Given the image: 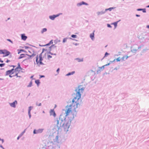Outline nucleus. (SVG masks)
I'll use <instances>...</instances> for the list:
<instances>
[{
	"label": "nucleus",
	"mask_w": 149,
	"mask_h": 149,
	"mask_svg": "<svg viewBox=\"0 0 149 149\" xmlns=\"http://www.w3.org/2000/svg\"><path fill=\"white\" fill-rule=\"evenodd\" d=\"M49 57H51V56L50 55H49Z\"/></svg>",
	"instance_id": "52"
},
{
	"label": "nucleus",
	"mask_w": 149,
	"mask_h": 149,
	"mask_svg": "<svg viewBox=\"0 0 149 149\" xmlns=\"http://www.w3.org/2000/svg\"><path fill=\"white\" fill-rule=\"evenodd\" d=\"M25 132V131H24L23 132H22L21 133V134L20 135H21V136H22L23 135V134H24V133Z\"/></svg>",
	"instance_id": "37"
},
{
	"label": "nucleus",
	"mask_w": 149,
	"mask_h": 149,
	"mask_svg": "<svg viewBox=\"0 0 149 149\" xmlns=\"http://www.w3.org/2000/svg\"><path fill=\"white\" fill-rule=\"evenodd\" d=\"M118 22H116L113 23L111 24H113L115 26V28H116L117 26Z\"/></svg>",
	"instance_id": "15"
},
{
	"label": "nucleus",
	"mask_w": 149,
	"mask_h": 149,
	"mask_svg": "<svg viewBox=\"0 0 149 149\" xmlns=\"http://www.w3.org/2000/svg\"><path fill=\"white\" fill-rule=\"evenodd\" d=\"M43 52H42L40 53L39 56H37L36 57V62L37 65H43V63H42V61L43 60V58L44 56H43Z\"/></svg>",
	"instance_id": "3"
},
{
	"label": "nucleus",
	"mask_w": 149,
	"mask_h": 149,
	"mask_svg": "<svg viewBox=\"0 0 149 149\" xmlns=\"http://www.w3.org/2000/svg\"><path fill=\"white\" fill-rule=\"evenodd\" d=\"M0 140H1V141L2 143H3V142H4V140H3V139H1L0 138Z\"/></svg>",
	"instance_id": "43"
},
{
	"label": "nucleus",
	"mask_w": 149,
	"mask_h": 149,
	"mask_svg": "<svg viewBox=\"0 0 149 149\" xmlns=\"http://www.w3.org/2000/svg\"><path fill=\"white\" fill-rule=\"evenodd\" d=\"M105 66V65H104L102 66V67L100 68V70H101V69L102 70H103Z\"/></svg>",
	"instance_id": "25"
},
{
	"label": "nucleus",
	"mask_w": 149,
	"mask_h": 149,
	"mask_svg": "<svg viewBox=\"0 0 149 149\" xmlns=\"http://www.w3.org/2000/svg\"><path fill=\"white\" fill-rule=\"evenodd\" d=\"M25 49H27L28 48V47H27L25 46Z\"/></svg>",
	"instance_id": "50"
},
{
	"label": "nucleus",
	"mask_w": 149,
	"mask_h": 149,
	"mask_svg": "<svg viewBox=\"0 0 149 149\" xmlns=\"http://www.w3.org/2000/svg\"><path fill=\"white\" fill-rule=\"evenodd\" d=\"M53 43V41H52V40H51V41L50 42H49V43H48V44H46V45H47H47H49L50 44H52Z\"/></svg>",
	"instance_id": "24"
},
{
	"label": "nucleus",
	"mask_w": 149,
	"mask_h": 149,
	"mask_svg": "<svg viewBox=\"0 0 149 149\" xmlns=\"http://www.w3.org/2000/svg\"><path fill=\"white\" fill-rule=\"evenodd\" d=\"M116 60V61H117V62H118V61H121V58H120V57H118L116 59H115L114 60V61H115V60Z\"/></svg>",
	"instance_id": "18"
},
{
	"label": "nucleus",
	"mask_w": 149,
	"mask_h": 149,
	"mask_svg": "<svg viewBox=\"0 0 149 149\" xmlns=\"http://www.w3.org/2000/svg\"><path fill=\"white\" fill-rule=\"evenodd\" d=\"M139 49V47H138V49H134L132 48H131V52L134 53H136Z\"/></svg>",
	"instance_id": "11"
},
{
	"label": "nucleus",
	"mask_w": 149,
	"mask_h": 149,
	"mask_svg": "<svg viewBox=\"0 0 149 149\" xmlns=\"http://www.w3.org/2000/svg\"><path fill=\"white\" fill-rule=\"evenodd\" d=\"M45 77V76L44 75H40V78H41L42 77Z\"/></svg>",
	"instance_id": "39"
},
{
	"label": "nucleus",
	"mask_w": 149,
	"mask_h": 149,
	"mask_svg": "<svg viewBox=\"0 0 149 149\" xmlns=\"http://www.w3.org/2000/svg\"><path fill=\"white\" fill-rule=\"evenodd\" d=\"M47 31V29L46 28L43 29L41 31L42 33H43L44 32H46Z\"/></svg>",
	"instance_id": "20"
},
{
	"label": "nucleus",
	"mask_w": 149,
	"mask_h": 149,
	"mask_svg": "<svg viewBox=\"0 0 149 149\" xmlns=\"http://www.w3.org/2000/svg\"><path fill=\"white\" fill-rule=\"evenodd\" d=\"M10 61L9 60H7L6 61V62L7 63H8Z\"/></svg>",
	"instance_id": "47"
},
{
	"label": "nucleus",
	"mask_w": 149,
	"mask_h": 149,
	"mask_svg": "<svg viewBox=\"0 0 149 149\" xmlns=\"http://www.w3.org/2000/svg\"><path fill=\"white\" fill-rule=\"evenodd\" d=\"M59 70H60V69H59V68H58L57 70H56V72H57L58 74L59 72Z\"/></svg>",
	"instance_id": "38"
},
{
	"label": "nucleus",
	"mask_w": 149,
	"mask_h": 149,
	"mask_svg": "<svg viewBox=\"0 0 149 149\" xmlns=\"http://www.w3.org/2000/svg\"><path fill=\"white\" fill-rule=\"evenodd\" d=\"M147 27L149 29V25H147Z\"/></svg>",
	"instance_id": "48"
},
{
	"label": "nucleus",
	"mask_w": 149,
	"mask_h": 149,
	"mask_svg": "<svg viewBox=\"0 0 149 149\" xmlns=\"http://www.w3.org/2000/svg\"><path fill=\"white\" fill-rule=\"evenodd\" d=\"M0 62L2 63L3 62V61L1 60V59L0 58Z\"/></svg>",
	"instance_id": "46"
},
{
	"label": "nucleus",
	"mask_w": 149,
	"mask_h": 149,
	"mask_svg": "<svg viewBox=\"0 0 149 149\" xmlns=\"http://www.w3.org/2000/svg\"><path fill=\"white\" fill-rule=\"evenodd\" d=\"M5 65L4 63L0 64V66L1 67H3Z\"/></svg>",
	"instance_id": "32"
},
{
	"label": "nucleus",
	"mask_w": 149,
	"mask_h": 149,
	"mask_svg": "<svg viewBox=\"0 0 149 149\" xmlns=\"http://www.w3.org/2000/svg\"><path fill=\"white\" fill-rule=\"evenodd\" d=\"M7 40H8V41H9L11 43L13 44V42L12 41L10 40L9 39H7Z\"/></svg>",
	"instance_id": "30"
},
{
	"label": "nucleus",
	"mask_w": 149,
	"mask_h": 149,
	"mask_svg": "<svg viewBox=\"0 0 149 149\" xmlns=\"http://www.w3.org/2000/svg\"><path fill=\"white\" fill-rule=\"evenodd\" d=\"M28 114L29 115V117L30 118L31 116V112H30L29 111H28Z\"/></svg>",
	"instance_id": "34"
},
{
	"label": "nucleus",
	"mask_w": 149,
	"mask_h": 149,
	"mask_svg": "<svg viewBox=\"0 0 149 149\" xmlns=\"http://www.w3.org/2000/svg\"><path fill=\"white\" fill-rule=\"evenodd\" d=\"M21 135H19V136L18 137H17V140H18V139H19V138L20 137H21Z\"/></svg>",
	"instance_id": "42"
},
{
	"label": "nucleus",
	"mask_w": 149,
	"mask_h": 149,
	"mask_svg": "<svg viewBox=\"0 0 149 149\" xmlns=\"http://www.w3.org/2000/svg\"><path fill=\"white\" fill-rule=\"evenodd\" d=\"M50 115L51 116H53L54 117H55L56 116V114L54 110L51 109L50 112Z\"/></svg>",
	"instance_id": "7"
},
{
	"label": "nucleus",
	"mask_w": 149,
	"mask_h": 149,
	"mask_svg": "<svg viewBox=\"0 0 149 149\" xmlns=\"http://www.w3.org/2000/svg\"><path fill=\"white\" fill-rule=\"evenodd\" d=\"M35 82L36 84H37V85L38 86L39 84H40V80H37L35 81Z\"/></svg>",
	"instance_id": "17"
},
{
	"label": "nucleus",
	"mask_w": 149,
	"mask_h": 149,
	"mask_svg": "<svg viewBox=\"0 0 149 149\" xmlns=\"http://www.w3.org/2000/svg\"><path fill=\"white\" fill-rule=\"evenodd\" d=\"M130 56L125 55L121 58V61H125Z\"/></svg>",
	"instance_id": "6"
},
{
	"label": "nucleus",
	"mask_w": 149,
	"mask_h": 149,
	"mask_svg": "<svg viewBox=\"0 0 149 149\" xmlns=\"http://www.w3.org/2000/svg\"><path fill=\"white\" fill-rule=\"evenodd\" d=\"M109 64H110V63H108V64H106V65H105V66H107V65H109Z\"/></svg>",
	"instance_id": "44"
},
{
	"label": "nucleus",
	"mask_w": 149,
	"mask_h": 149,
	"mask_svg": "<svg viewBox=\"0 0 149 149\" xmlns=\"http://www.w3.org/2000/svg\"><path fill=\"white\" fill-rule=\"evenodd\" d=\"M107 26L109 27H111V26L109 24H107Z\"/></svg>",
	"instance_id": "41"
},
{
	"label": "nucleus",
	"mask_w": 149,
	"mask_h": 149,
	"mask_svg": "<svg viewBox=\"0 0 149 149\" xmlns=\"http://www.w3.org/2000/svg\"><path fill=\"white\" fill-rule=\"evenodd\" d=\"M113 9V7H111V8H109L108 9H107L105 10L106 11H107V10H109V11H111L112 10V9Z\"/></svg>",
	"instance_id": "21"
},
{
	"label": "nucleus",
	"mask_w": 149,
	"mask_h": 149,
	"mask_svg": "<svg viewBox=\"0 0 149 149\" xmlns=\"http://www.w3.org/2000/svg\"><path fill=\"white\" fill-rule=\"evenodd\" d=\"M136 16L137 17H139L140 16V15H136Z\"/></svg>",
	"instance_id": "45"
},
{
	"label": "nucleus",
	"mask_w": 149,
	"mask_h": 149,
	"mask_svg": "<svg viewBox=\"0 0 149 149\" xmlns=\"http://www.w3.org/2000/svg\"><path fill=\"white\" fill-rule=\"evenodd\" d=\"M77 37V36L75 35H71V37L72 38H75Z\"/></svg>",
	"instance_id": "27"
},
{
	"label": "nucleus",
	"mask_w": 149,
	"mask_h": 149,
	"mask_svg": "<svg viewBox=\"0 0 149 149\" xmlns=\"http://www.w3.org/2000/svg\"><path fill=\"white\" fill-rule=\"evenodd\" d=\"M32 81H31L29 84L28 85V87H31V86L32 85Z\"/></svg>",
	"instance_id": "22"
},
{
	"label": "nucleus",
	"mask_w": 149,
	"mask_h": 149,
	"mask_svg": "<svg viewBox=\"0 0 149 149\" xmlns=\"http://www.w3.org/2000/svg\"><path fill=\"white\" fill-rule=\"evenodd\" d=\"M95 31H94L93 33H91L90 34V37L92 39V40H93L94 39V33Z\"/></svg>",
	"instance_id": "10"
},
{
	"label": "nucleus",
	"mask_w": 149,
	"mask_h": 149,
	"mask_svg": "<svg viewBox=\"0 0 149 149\" xmlns=\"http://www.w3.org/2000/svg\"><path fill=\"white\" fill-rule=\"evenodd\" d=\"M0 54H3V56L5 57L10 55V53L6 49L0 50Z\"/></svg>",
	"instance_id": "5"
},
{
	"label": "nucleus",
	"mask_w": 149,
	"mask_h": 149,
	"mask_svg": "<svg viewBox=\"0 0 149 149\" xmlns=\"http://www.w3.org/2000/svg\"><path fill=\"white\" fill-rule=\"evenodd\" d=\"M11 66L13 67V68L6 71V75H9L10 77L15 76H16L17 77H20L21 76L20 74L22 72V69L20 67L19 63H18V66L16 67L15 65H12Z\"/></svg>",
	"instance_id": "2"
},
{
	"label": "nucleus",
	"mask_w": 149,
	"mask_h": 149,
	"mask_svg": "<svg viewBox=\"0 0 149 149\" xmlns=\"http://www.w3.org/2000/svg\"><path fill=\"white\" fill-rule=\"evenodd\" d=\"M109 55V54L107 53V52H106L105 54V56H104V57L107 56V55Z\"/></svg>",
	"instance_id": "31"
},
{
	"label": "nucleus",
	"mask_w": 149,
	"mask_h": 149,
	"mask_svg": "<svg viewBox=\"0 0 149 149\" xmlns=\"http://www.w3.org/2000/svg\"><path fill=\"white\" fill-rule=\"evenodd\" d=\"M25 57V55L24 54H21L20 55V56L18 58L21 59L23 58H24Z\"/></svg>",
	"instance_id": "16"
},
{
	"label": "nucleus",
	"mask_w": 149,
	"mask_h": 149,
	"mask_svg": "<svg viewBox=\"0 0 149 149\" xmlns=\"http://www.w3.org/2000/svg\"><path fill=\"white\" fill-rule=\"evenodd\" d=\"M67 40V38H65L63 39V43L65 42H66Z\"/></svg>",
	"instance_id": "26"
},
{
	"label": "nucleus",
	"mask_w": 149,
	"mask_h": 149,
	"mask_svg": "<svg viewBox=\"0 0 149 149\" xmlns=\"http://www.w3.org/2000/svg\"><path fill=\"white\" fill-rule=\"evenodd\" d=\"M12 55H11V54H10V57H12Z\"/></svg>",
	"instance_id": "51"
},
{
	"label": "nucleus",
	"mask_w": 149,
	"mask_h": 149,
	"mask_svg": "<svg viewBox=\"0 0 149 149\" xmlns=\"http://www.w3.org/2000/svg\"><path fill=\"white\" fill-rule=\"evenodd\" d=\"M75 73V71H73L71 72H70L68 73L67 74V76H69L71 74H74Z\"/></svg>",
	"instance_id": "19"
},
{
	"label": "nucleus",
	"mask_w": 149,
	"mask_h": 149,
	"mask_svg": "<svg viewBox=\"0 0 149 149\" xmlns=\"http://www.w3.org/2000/svg\"><path fill=\"white\" fill-rule=\"evenodd\" d=\"M76 60H77L78 62L82 61H83V59H80L78 58H77Z\"/></svg>",
	"instance_id": "23"
},
{
	"label": "nucleus",
	"mask_w": 149,
	"mask_h": 149,
	"mask_svg": "<svg viewBox=\"0 0 149 149\" xmlns=\"http://www.w3.org/2000/svg\"><path fill=\"white\" fill-rule=\"evenodd\" d=\"M10 19V18H8V20L9 19Z\"/></svg>",
	"instance_id": "54"
},
{
	"label": "nucleus",
	"mask_w": 149,
	"mask_h": 149,
	"mask_svg": "<svg viewBox=\"0 0 149 149\" xmlns=\"http://www.w3.org/2000/svg\"><path fill=\"white\" fill-rule=\"evenodd\" d=\"M81 97V94H74V98L71 104L66 106L65 110V116L69 119L68 120H65L64 116L61 115L59 120H56L57 126L59 130L60 129L65 132L68 131L71 120L74 118L76 114L75 109L79 104V101L80 100Z\"/></svg>",
	"instance_id": "1"
},
{
	"label": "nucleus",
	"mask_w": 149,
	"mask_h": 149,
	"mask_svg": "<svg viewBox=\"0 0 149 149\" xmlns=\"http://www.w3.org/2000/svg\"><path fill=\"white\" fill-rule=\"evenodd\" d=\"M0 147H1V148H2L3 149H4V148H3V147H2V146H1V145H0Z\"/></svg>",
	"instance_id": "49"
},
{
	"label": "nucleus",
	"mask_w": 149,
	"mask_h": 149,
	"mask_svg": "<svg viewBox=\"0 0 149 149\" xmlns=\"http://www.w3.org/2000/svg\"><path fill=\"white\" fill-rule=\"evenodd\" d=\"M43 113H45V112H44V111H43Z\"/></svg>",
	"instance_id": "55"
},
{
	"label": "nucleus",
	"mask_w": 149,
	"mask_h": 149,
	"mask_svg": "<svg viewBox=\"0 0 149 149\" xmlns=\"http://www.w3.org/2000/svg\"><path fill=\"white\" fill-rule=\"evenodd\" d=\"M43 130V129H39L36 130L37 133V134L41 133L42 132Z\"/></svg>",
	"instance_id": "14"
},
{
	"label": "nucleus",
	"mask_w": 149,
	"mask_h": 149,
	"mask_svg": "<svg viewBox=\"0 0 149 149\" xmlns=\"http://www.w3.org/2000/svg\"><path fill=\"white\" fill-rule=\"evenodd\" d=\"M84 89L85 87L82 85H80L75 89V91L77 93H81L84 92Z\"/></svg>",
	"instance_id": "4"
},
{
	"label": "nucleus",
	"mask_w": 149,
	"mask_h": 149,
	"mask_svg": "<svg viewBox=\"0 0 149 149\" xmlns=\"http://www.w3.org/2000/svg\"><path fill=\"white\" fill-rule=\"evenodd\" d=\"M33 133L34 134H37V131H36V130H34L33 131Z\"/></svg>",
	"instance_id": "33"
},
{
	"label": "nucleus",
	"mask_w": 149,
	"mask_h": 149,
	"mask_svg": "<svg viewBox=\"0 0 149 149\" xmlns=\"http://www.w3.org/2000/svg\"><path fill=\"white\" fill-rule=\"evenodd\" d=\"M24 51L22 49H20L19 51L18 54H19L20 53L22 52H24Z\"/></svg>",
	"instance_id": "28"
},
{
	"label": "nucleus",
	"mask_w": 149,
	"mask_h": 149,
	"mask_svg": "<svg viewBox=\"0 0 149 149\" xmlns=\"http://www.w3.org/2000/svg\"><path fill=\"white\" fill-rule=\"evenodd\" d=\"M142 10L143 13H146V12L145 9H143Z\"/></svg>",
	"instance_id": "35"
},
{
	"label": "nucleus",
	"mask_w": 149,
	"mask_h": 149,
	"mask_svg": "<svg viewBox=\"0 0 149 149\" xmlns=\"http://www.w3.org/2000/svg\"><path fill=\"white\" fill-rule=\"evenodd\" d=\"M17 104V101L16 100H15L14 102L12 103H10V106L12 107H15V104Z\"/></svg>",
	"instance_id": "8"
},
{
	"label": "nucleus",
	"mask_w": 149,
	"mask_h": 149,
	"mask_svg": "<svg viewBox=\"0 0 149 149\" xmlns=\"http://www.w3.org/2000/svg\"><path fill=\"white\" fill-rule=\"evenodd\" d=\"M59 14H58L57 15H53L52 16H50L49 17V18L52 20H53L54 19L58 16H59Z\"/></svg>",
	"instance_id": "9"
},
{
	"label": "nucleus",
	"mask_w": 149,
	"mask_h": 149,
	"mask_svg": "<svg viewBox=\"0 0 149 149\" xmlns=\"http://www.w3.org/2000/svg\"><path fill=\"white\" fill-rule=\"evenodd\" d=\"M36 105L39 106H41V103H40L39 104H38L37 103H36Z\"/></svg>",
	"instance_id": "36"
},
{
	"label": "nucleus",
	"mask_w": 149,
	"mask_h": 149,
	"mask_svg": "<svg viewBox=\"0 0 149 149\" xmlns=\"http://www.w3.org/2000/svg\"><path fill=\"white\" fill-rule=\"evenodd\" d=\"M143 9L139 8L137 9V11L142 10Z\"/></svg>",
	"instance_id": "40"
},
{
	"label": "nucleus",
	"mask_w": 149,
	"mask_h": 149,
	"mask_svg": "<svg viewBox=\"0 0 149 149\" xmlns=\"http://www.w3.org/2000/svg\"><path fill=\"white\" fill-rule=\"evenodd\" d=\"M22 39L24 40H25L26 39L27 37L24 34H22L21 36Z\"/></svg>",
	"instance_id": "12"
},
{
	"label": "nucleus",
	"mask_w": 149,
	"mask_h": 149,
	"mask_svg": "<svg viewBox=\"0 0 149 149\" xmlns=\"http://www.w3.org/2000/svg\"><path fill=\"white\" fill-rule=\"evenodd\" d=\"M32 108V107H29L28 111H29L30 112H31V109Z\"/></svg>",
	"instance_id": "29"
},
{
	"label": "nucleus",
	"mask_w": 149,
	"mask_h": 149,
	"mask_svg": "<svg viewBox=\"0 0 149 149\" xmlns=\"http://www.w3.org/2000/svg\"><path fill=\"white\" fill-rule=\"evenodd\" d=\"M83 4H84V5H87L88 4L87 3H86L83 1L80 3H79L77 4V6H80L82 5H83Z\"/></svg>",
	"instance_id": "13"
},
{
	"label": "nucleus",
	"mask_w": 149,
	"mask_h": 149,
	"mask_svg": "<svg viewBox=\"0 0 149 149\" xmlns=\"http://www.w3.org/2000/svg\"><path fill=\"white\" fill-rule=\"evenodd\" d=\"M147 7L148 8H149V5L148 6H147Z\"/></svg>",
	"instance_id": "53"
}]
</instances>
